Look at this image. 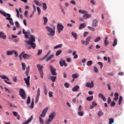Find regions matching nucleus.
<instances>
[{"label":"nucleus","mask_w":124,"mask_h":124,"mask_svg":"<svg viewBox=\"0 0 124 124\" xmlns=\"http://www.w3.org/2000/svg\"><path fill=\"white\" fill-rule=\"evenodd\" d=\"M37 10L38 12V15H40L41 13V10H40V8H39V7H37Z\"/></svg>","instance_id":"obj_50"},{"label":"nucleus","mask_w":124,"mask_h":124,"mask_svg":"<svg viewBox=\"0 0 124 124\" xmlns=\"http://www.w3.org/2000/svg\"><path fill=\"white\" fill-rule=\"evenodd\" d=\"M55 117H56V113L54 112L50 113L48 116V119L46 121V124H50Z\"/></svg>","instance_id":"obj_7"},{"label":"nucleus","mask_w":124,"mask_h":124,"mask_svg":"<svg viewBox=\"0 0 124 124\" xmlns=\"http://www.w3.org/2000/svg\"><path fill=\"white\" fill-rule=\"evenodd\" d=\"M104 115V113L101 111H99L98 112V117H101Z\"/></svg>","instance_id":"obj_43"},{"label":"nucleus","mask_w":124,"mask_h":124,"mask_svg":"<svg viewBox=\"0 0 124 124\" xmlns=\"http://www.w3.org/2000/svg\"><path fill=\"white\" fill-rule=\"evenodd\" d=\"M0 78L2 80H7V81H10L9 78H8V77L6 75H0Z\"/></svg>","instance_id":"obj_20"},{"label":"nucleus","mask_w":124,"mask_h":124,"mask_svg":"<svg viewBox=\"0 0 124 124\" xmlns=\"http://www.w3.org/2000/svg\"><path fill=\"white\" fill-rule=\"evenodd\" d=\"M97 64L100 65L101 69L103 67V63L101 62H98Z\"/></svg>","instance_id":"obj_55"},{"label":"nucleus","mask_w":124,"mask_h":124,"mask_svg":"<svg viewBox=\"0 0 124 124\" xmlns=\"http://www.w3.org/2000/svg\"><path fill=\"white\" fill-rule=\"evenodd\" d=\"M34 3H35L36 5L40 6V3L37 0H33Z\"/></svg>","instance_id":"obj_49"},{"label":"nucleus","mask_w":124,"mask_h":124,"mask_svg":"<svg viewBox=\"0 0 124 124\" xmlns=\"http://www.w3.org/2000/svg\"><path fill=\"white\" fill-rule=\"evenodd\" d=\"M72 35L75 38L76 40H77L78 36H77V33L75 32H72Z\"/></svg>","instance_id":"obj_34"},{"label":"nucleus","mask_w":124,"mask_h":124,"mask_svg":"<svg viewBox=\"0 0 124 124\" xmlns=\"http://www.w3.org/2000/svg\"><path fill=\"white\" fill-rule=\"evenodd\" d=\"M62 44H59V45H58L55 46L53 47V49H59V48H62Z\"/></svg>","instance_id":"obj_36"},{"label":"nucleus","mask_w":124,"mask_h":124,"mask_svg":"<svg viewBox=\"0 0 124 124\" xmlns=\"http://www.w3.org/2000/svg\"><path fill=\"white\" fill-rule=\"evenodd\" d=\"M86 87L87 88H93V82H87L86 84Z\"/></svg>","instance_id":"obj_23"},{"label":"nucleus","mask_w":124,"mask_h":124,"mask_svg":"<svg viewBox=\"0 0 124 124\" xmlns=\"http://www.w3.org/2000/svg\"><path fill=\"white\" fill-rule=\"evenodd\" d=\"M98 25V21H97V20L96 19H93V20L92 26L93 27L95 28V27H97Z\"/></svg>","instance_id":"obj_14"},{"label":"nucleus","mask_w":124,"mask_h":124,"mask_svg":"<svg viewBox=\"0 0 124 124\" xmlns=\"http://www.w3.org/2000/svg\"><path fill=\"white\" fill-rule=\"evenodd\" d=\"M13 54H14L16 57H18L19 55L16 50H13Z\"/></svg>","instance_id":"obj_51"},{"label":"nucleus","mask_w":124,"mask_h":124,"mask_svg":"<svg viewBox=\"0 0 124 124\" xmlns=\"http://www.w3.org/2000/svg\"><path fill=\"white\" fill-rule=\"evenodd\" d=\"M23 54H24V51H22L20 54L19 55V58L20 61L23 60Z\"/></svg>","instance_id":"obj_41"},{"label":"nucleus","mask_w":124,"mask_h":124,"mask_svg":"<svg viewBox=\"0 0 124 124\" xmlns=\"http://www.w3.org/2000/svg\"><path fill=\"white\" fill-rule=\"evenodd\" d=\"M31 103V97L30 96H28L27 97V105H29Z\"/></svg>","instance_id":"obj_48"},{"label":"nucleus","mask_w":124,"mask_h":124,"mask_svg":"<svg viewBox=\"0 0 124 124\" xmlns=\"http://www.w3.org/2000/svg\"><path fill=\"white\" fill-rule=\"evenodd\" d=\"M123 101V97L121 96L119 97V105H121V104H122V101Z\"/></svg>","instance_id":"obj_52"},{"label":"nucleus","mask_w":124,"mask_h":124,"mask_svg":"<svg viewBox=\"0 0 124 124\" xmlns=\"http://www.w3.org/2000/svg\"><path fill=\"white\" fill-rule=\"evenodd\" d=\"M29 73H30V65H28L26 67V71L25 72V75H26V76H27V78H23L27 88H30V86H31V84H30V80L31 79V77L29 76Z\"/></svg>","instance_id":"obj_2"},{"label":"nucleus","mask_w":124,"mask_h":124,"mask_svg":"<svg viewBox=\"0 0 124 124\" xmlns=\"http://www.w3.org/2000/svg\"><path fill=\"white\" fill-rule=\"evenodd\" d=\"M98 97L100 98H101V99L104 102H106V98H105V96H104V95H103V94H102L101 93H99Z\"/></svg>","instance_id":"obj_15"},{"label":"nucleus","mask_w":124,"mask_h":124,"mask_svg":"<svg viewBox=\"0 0 124 124\" xmlns=\"http://www.w3.org/2000/svg\"><path fill=\"white\" fill-rule=\"evenodd\" d=\"M50 67V72L51 75H52V76H57V69L55 68H54V67H53V65H50L49 66Z\"/></svg>","instance_id":"obj_9"},{"label":"nucleus","mask_w":124,"mask_h":124,"mask_svg":"<svg viewBox=\"0 0 124 124\" xmlns=\"http://www.w3.org/2000/svg\"><path fill=\"white\" fill-rule=\"evenodd\" d=\"M49 79L51 80V81H52V82H55L57 79V76H50L49 77Z\"/></svg>","instance_id":"obj_26"},{"label":"nucleus","mask_w":124,"mask_h":124,"mask_svg":"<svg viewBox=\"0 0 124 124\" xmlns=\"http://www.w3.org/2000/svg\"><path fill=\"white\" fill-rule=\"evenodd\" d=\"M51 53H52V51H48L47 53L43 58H42V60H46V62H49V61H51L52 59H54L55 55H54V54L51 55ZM50 55H51L50 56Z\"/></svg>","instance_id":"obj_6"},{"label":"nucleus","mask_w":124,"mask_h":124,"mask_svg":"<svg viewBox=\"0 0 124 124\" xmlns=\"http://www.w3.org/2000/svg\"><path fill=\"white\" fill-rule=\"evenodd\" d=\"M7 56H12L13 55V50H8L6 52Z\"/></svg>","instance_id":"obj_29"},{"label":"nucleus","mask_w":124,"mask_h":124,"mask_svg":"<svg viewBox=\"0 0 124 124\" xmlns=\"http://www.w3.org/2000/svg\"><path fill=\"white\" fill-rule=\"evenodd\" d=\"M114 123V119L112 118L109 119V124H112Z\"/></svg>","instance_id":"obj_53"},{"label":"nucleus","mask_w":124,"mask_h":124,"mask_svg":"<svg viewBox=\"0 0 124 124\" xmlns=\"http://www.w3.org/2000/svg\"><path fill=\"white\" fill-rule=\"evenodd\" d=\"M22 70H26V63H21Z\"/></svg>","instance_id":"obj_45"},{"label":"nucleus","mask_w":124,"mask_h":124,"mask_svg":"<svg viewBox=\"0 0 124 124\" xmlns=\"http://www.w3.org/2000/svg\"><path fill=\"white\" fill-rule=\"evenodd\" d=\"M36 66L38 68V71L39 72L41 78L42 79H43V78H44L43 76L44 75V74H43V66L41 65L40 64H37Z\"/></svg>","instance_id":"obj_8"},{"label":"nucleus","mask_w":124,"mask_h":124,"mask_svg":"<svg viewBox=\"0 0 124 124\" xmlns=\"http://www.w3.org/2000/svg\"><path fill=\"white\" fill-rule=\"evenodd\" d=\"M51 27L49 26H46V29L47 31L49 32L48 34V36H54L55 32L56 31V26L55 25H51Z\"/></svg>","instance_id":"obj_4"},{"label":"nucleus","mask_w":124,"mask_h":124,"mask_svg":"<svg viewBox=\"0 0 124 124\" xmlns=\"http://www.w3.org/2000/svg\"><path fill=\"white\" fill-rule=\"evenodd\" d=\"M49 110V107L46 108L42 112V113L39 117V121L40 124H44V121L42 118H45L47 111Z\"/></svg>","instance_id":"obj_5"},{"label":"nucleus","mask_w":124,"mask_h":124,"mask_svg":"<svg viewBox=\"0 0 124 124\" xmlns=\"http://www.w3.org/2000/svg\"><path fill=\"white\" fill-rule=\"evenodd\" d=\"M44 92L45 95H47V87L45 86V83H44Z\"/></svg>","instance_id":"obj_28"},{"label":"nucleus","mask_w":124,"mask_h":124,"mask_svg":"<svg viewBox=\"0 0 124 124\" xmlns=\"http://www.w3.org/2000/svg\"><path fill=\"white\" fill-rule=\"evenodd\" d=\"M116 105V103L114 101L111 102L110 106L111 107H113V106H115Z\"/></svg>","instance_id":"obj_61"},{"label":"nucleus","mask_w":124,"mask_h":124,"mask_svg":"<svg viewBox=\"0 0 124 124\" xmlns=\"http://www.w3.org/2000/svg\"><path fill=\"white\" fill-rule=\"evenodd\" d=\"M0 14H1L4 16V17H6V20H8V21H9V23L12 26H13L14 25V22H13V19L11 17V15L10 14L6 13L4 11H2L1 10H0Z\"/></svg>","instance_id":"obj_3"},{"label":"nucleus","mask_w":124,"mask_h":124,"mask_svg":"<svg viewBox=\"0 0 124 124\" xmlns=\"http://www.w3.org/2000/svg\"><path fill=\"white\" fill-rule=\"evenodd\" d=\"M100 36H98L96 39L94 40V42H98L100 40Z\"/></svg>","instance_id":"obj_54"},{"label":"nucleus","mask_w":124,"mask_h":124,"mask_svg":"<svg viewBox=\"0 0 124 124\" xmlns=\"http://www.w3.org/2000/svg\"><path fill=\"white\" fill-rule=\"evenodd\" d=\"M16 17L17 18H20L22 19L23 18V16L22 15H20V12H19V10L18 9L16 8Z\"/></svg>","instance_id":"obj_19"},{"label":"nucleus","mask_w":124,"mask_h":124,"mask_svg":"<svg viewBox=\"0 0 124 124\" xmlns=\"http://www.w3.org/2000/svg\"><path fill=\"white\" fill-rule=\"evenodd\" d=\"M79 89H80V87H79L78 85H76L73 88L72 91L73 92H78V91L79 90Z\"/></svg>","instance_id":"obj_24"},{"label":"nucleus","mask_w":124,"mask_h":124,"mask_svg":"<svg viewBox=\"0 0 124 124\" xmlns=\"http://www.w3.org/2000/svg\"><path fill=\"white\" fill-rule=\"evenodd\" d=\"M113 46L115 47L117 45V39H115L113 41V43L112 44Z\"/></svg>","instance_id":"obj_57"},{"label":"nucleus","mask_w":124,"mask_h":124,"mask_svg":"<svg viewBox=\"0 0 124 124\" xmlns=\"http://www.w3.org/2000/svg\"><path fill=\"white\" fill-rule=\"evenodd\" d=\"M22 32L24 34L25 38H29V35L31 34V31L27 30V31H25V29H23Z\"/></svg>","instance_id":"obj_12"},{"label":"nucleus","mask_w":124,"mask_h":124,"mask_svg":"<svg viewBox=\"0 0 124 124\" xmlns=\"http://www.w3.org/2000/svg\"><path fill=\"white\" fill-rule=\"evenodd\" d=\"M97 106V103H95V102H93L92 105L90 106V109L91 110L93 109L95 106Z\"/></svg>","instance_id":"obj_25"},{"label":"nucleus","mask_w":124,"mask_h":124,"mask_svg":"<svg viewBox=\"0 0 124 124\" xmlns=\"http://www.w3.org/2000/svg\"><path fill=\"white\" fill-rule=\"evenodd\" d=\"M62 51L61 50H58L56 52L55 56H56V57H58V56H60V54H62Z\"/></svg>","instance_id":"obj_44"},{"label":"nucleus","mask_w":124,"mask_h":124,"mask_svg":"<svg viewBox=\"0 0 124 124\" xmlns=\"http://www.w3.org/2000/svg\"><path fill=\"white\" fill-rule=\"evenodd\" d=\"M48 96L49 97H53V93L52 91L48 92Z\"/></svg>","instance_id":"obj_58"},{"label":"nucleus","mask_w":124,"mask_h":124,"mask_svg":"<svg viewBox=\"0 0 124 124\" xmlns=\"http://www.w3.org/2000/svg\"><path fill=\"white\" fill-rule=\"evenodd\" d=\"M87 26V24L86 23H83L79 24V26L78 27V30H83L84 28H86V26Z\"/></svg>","instance_id":"obj_18"},{"label":"nucleus","mask_w":124,"mask_h":124,"mask_svg":"<svg viewBox=\"0 0 124 124\" xmlns=\"http://www.w3.org/2000/svg\"><path fill=\"white\" fill-rule=\"evenodd\" d=\"M15 25H16V28H19V26H20V24H19V23L18 22V21H16L15 22Z\"/></svg>","instance_id":"obj_64"},{"label":"nucleus","mask_w":124,"mask_h":124,"mask_svg":"<svg viewBox=\"0 0 124 124\" xmlns=\"http://www.w3.org/2000/svg\"><path fill=\"white\" fill-rule=\"evenodd\" d=\"M13 80V82H14L15 83H16L17 81V77H15V78H14Z\"/></svg>","instance_id":"obj_63"},{"label":"nucleus","mask_w":124,"mask_h":124,"mask_svg":"<svg viewBox=\"0 0 124 124\" xmlns=\"http://www.w3.org/2000/svg\"><path fill=\"white\" fill-rule=\"evenodd\" d=\"M108 39V37H106L104 40V45L105 46H106V47L107 46V45H108V44H109V43H108V41H107Z\"/></svg>","instance_id":"obj_35"},{"label":"nucleus","mask_w":124,"mask_h":124,"mask_svg":"<svg viewBox=\"0 0 124 124\" xmlns=\"http://www.w3.org/2000/svg\"><path fill=\"white\" fill-rule=\"evenodd\" d=\"M43 9L44 11H45V10H46V9H47V5L46 4V3H45V2L43 3Z\"/></svg>","instance_id":"obj_40"},{"label":"nucleus","mask_w":124,"mask_h":124,"mask_svg":"<svg viewBox=\"0 0 124 124\" xmlns=\"http://www.w3.org/2000/svg\"><path fill=\"white\" fill-rule=\"evenodd\" d=\"M19 95L22 97V99H26V93L23 89L21 88L19 90Z\"/></svg>","instance_id":"obj_11"},{"label":"nucleus","mask_w":124,"mask_h":124,"mask_svg":"<svg viewBox=\"0 0 124 124\" xmlns=\"http://www.w3.org/2000/svg\"><path fill=\"white\" fill-rule=\"evenodd\" d=\"M28 14H29V12L28 11H25L24 12V16H25V17H28Z\"/></svg>","instance_id":"obj_62"},{"label":"nucleus","mask_w":124,"mask_h":124,"mask_svg":"<svg viewBox=\"0 0 124 124\" xmlns=\"http://www.w3.org/2000/svg\"><path fill=\"white\" fill-rule=\"evenodd\" d=\"M93 99V96H89L86 97V100L87 101H92V100Z\"/></svg>","instance_id":"obj_37"},{"label":"nucleus","mask_w":124,"mask_h":124,"mask_svg":"<svg viewBox=\"0 0 124 124\" xmlns=\"http://www.w3.org/2000/svg\"><path fill=\"white\" fill-rule=\"evenodd\" d=\"M94 71L95 72V73H97L98 72V69L97 67L95 66L94 67Z\"/></svg>","instance_id":"obj_60"},{"label":"nucleus","mask_w":124,"mask_h":124,"mask_svg":"<svg viewBox=\"0 0 124 124\" xmlns=\"http://www.w3.org/2000/svg\"><path fill=\"white\" fill-rule=\"evenodd\" d=\"M91 15H89V14H88V13L85 14L83 16V19H88L89 18H91Z\"/></svg>","instance_id":"obj_27"},{"label":"nucleus","mask_w":124,"mask_h":124,"mask_svg":"<svg viewBox=\"0 0 124 124\" xmlns=\"http://www.w3.org/2000/svg\"><path fill=\"white\" fill-rule=\"evenodd\" d=\"M34 100L33 99H32L31 102V105L30 107H29V108H31V109H33L34 108Z\"/></svg>","instance_id":"obj_32"},{"label":"nucleus","mask_w":124,"mask_h":124,"mask_svg":"<svg viewBox=\"0 0 124 124\" xmlns=\"http://www.w3.org/2000/svg\"><path fill=\"white\" fill-rule=\"evenodd\" d=\"M30 58H31V55L26 54L24 51V53L23 54V59H24V60H27L30 59Z\"/></svg>","instance_id":"obj_17"},{"label":"nucleus","mask_w":124,"mask_h":124,"mask_svg":"<svg viewBox=\"0 0 124 124\" xmlns=\"http://www.w3.org/2000/svg\"><path fill=\"white\" fill-rule=\"evenodd\" d=\"M78 115L79 116V117H82V116H84V112L81 111H78Z\"/></svg>","instance_id":"obj_42"},{"label":"nucleus","mask_w":124,"mask_h":124,"mask_svg":"<svg viewBox=\"0 0 124 124\" xmlns=\"http://www.w3.org/2000/svg\"><path fill=\"white\" fill-rule=\"evenodd\" d=\"M44 20V25H47V23H48V18L47 17H43Z\"/></svg>","instance_id":"obj_30"},{"label":"nucleus","mask_w":124,"mask_h":124,"mask_svg":"<svg viewBox=\"0 0 124 124\" xmlns=\"http://www.w3.org/2000/svg\"><path fill=\"white\" fill-rule=\"evenodd\" d=\"M33 13H35V12H36V6H35V5H33Z\"/></svg>","instance_id":"obj_59"},{"label":"nucleus","mask_w":124,"mask_h":124,"mask_svg":"<svg viewBox=\"0 0 124 124\" xmlns=\"http://www.w3.org/2000/svg\"><path fill=\"white\" fill-rule=\"evenodd\" d=\"M25 42V46L26 49H34L36 47V45L34 43L35 42V36L33 35L30 34V37H29V40L24 41Z\"/></svg>","instance_id":"obj_1"},{"label":"nucleus","mask_w":124,"mask_h":124,"mask_svg":"<svg viewBox=\"0 0 124 124\" xmlns=\"http://www.w3.org/2000/svg\"><path fill=\"white\" fill-rule=\"evenodd\" d=\"M78 77H79V75L77 74H74L72 75V78L73 79H76V78H78Z\"/></svg>","instance_id":"obj_38"},{"label":"nucleus","mask_w":124,"mask_h":124,"mask_svg":"<svg viewBox=\"0 0 124 124\" xmlns=\"http://www.w3.org/2000/svg\"><path fill=\"white\" fill-rule=\"evenodd\" d=\"M0 38L6 39V35H5V33L4 32L0 31Z\"/></svg>","instance_id":"obj_16"},{"label":"nucleus","mask_w":124,"mask_h":124,"mask_svg":"<svg viewBox=\"0 0 124 124\" xmlns=\"http://www.w3.org/2000/svg\"><path fill=\"white\" fill-rule=\"evenodd\" d=\"M4 82L7 84L8 85H12V82H10V80L8 81L7 79L4 80Z\"/></svg>","instance_id":"obj_46"},{"label":"nucleus","mask_w":124,"mask_h":124,"mask_svg":"<svg viewBox=\"0 0 124 124\" xmlns=\"http://www.w3.org/2000/svg\"><path fill=\"white\" fill-rule=\"evenodd\" d=\"M63 25L62 23H58L57 26V30L59 33H61V32L63 31Z\"/></svg>","instance_id":"obj_10"},{"label":"nucleus","mask_w":124,"mask_h":124,"mask_svg":"<svg viewBox=\"0 0 124 124\" xmlns=\"http://www.w3.org/2000/svg\"><path fill=\"white\" fill-rule=\"evenodd\" d=\"M65 63V61H64V60L60 61L59 62L60 66H61V67H62V66H63Z\"/></svg>","instance_id":"obj_33"},{"label":"nucleus","mask_w":124,"mask_h":124,"mask_svg":"<svg viewBox=\"0 0 124 124\" xmlns=\"http://www.w3.org/2000/svg\"><path fill=\"white\" fill-rule=\"evenodd\" d=\"M39 96H40V88H38L37 91V95L36 97L35 103H37L38 102V100H39Z\"/></svg>","instance_id":"obj_13"},{"label":"nucleus","mask_w":124,"mask_h":124,"mask_svg":"<svg viewBox=\"0 0 124 124\" xmlns=\"http://www.w3.org/2000/svg\"><path fill=\"white\" fill-rule=\"evenodd\" d=\"M92 64H93V61H89L87 62V66H91V65H92Z\"/></svg>","instance_id":"obj_47"},{"label":"nucleus","mask_w":124,"mask_h":124,"mask_svg":"<svg viewBox=\"0 0 124 124\" xmlns=\"http://www.w3.org/2000/svg\"><path fill=\"white\" fill-rule=\"evenodd\" d=\"M78 12L81 14H87V13H88V12H87V11L83 10H79Z\"/></svg>","instance_id":"obj_31"},{"label":"nucleus","mask_w":124,"mask_h":124,"mask_svg":"<svg viewBox=\"0 0 124 124\" xmlns=\"http://www.w3.org/2000/svg\"><path fill=\"white\" fill-rule=\"evenodd\" d=\"M64 86L65 88H66V89L69 88V84L67 82L65 83L64 84Z\"/></svg>","instance_id":"obj_56"},{"label":"nucleus","mask_w":124,"mask_h":124,"mask_svg":"<svg viewBox=\"0 0 124 124\" xmlns=\"http://www.w3.org/2000/svg\"><path fill=\"white\" fill-rule=\"evenodd\" d=\"M32 121V115L30 117V118L28 119L26 121L22 123V124H29Z\"/></svg>","instance_id":"obj_22"},{"label":"nucleus","mask_w":124,"mask_h":124,"mask_svg":"<svg viewBox=\"0 0 124 124\" xmlns=\"http://www.w3.org/2000/svg\"><path fill=\"white\" fill-rule=\"evenodd\" d=\"M88 30L92 31H95V29L93 27L88 26Z\"/></svg>","instance_id":"obj_39"},{"label":"nucleus","mask_w":124,"mask_h":124,"mask_svg":"<svg viewBox=\"0 0 124 124\" xmlns=\"http://www.w3.org/2000/svg\"><path fill=\"white\" fill-rule=\"evenodd\" d=\"M91 39H92V37L91 36H88L86 39V46L89 45L90 44V43L91 42Z\"/></svg>","instance_id":"obj_21"}]
</instances>
